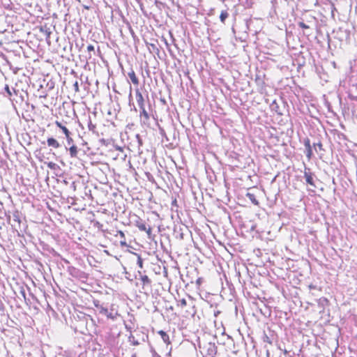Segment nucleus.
I'll return each instance as SVG.
<instances>
[{
  "label": "nucleus",
  "mask_w": 357,
  "mask_h": 357,
  "mask_svg": "<svg viewBox=\"0 0 357 357\" xmlns=\"http://www.w3.org/2000/svg\"><path fill=\"white\" fill-rule=\"evenodd\" d=\"M227 357H238L236 351H227Z\"/></svg>",
  "instance_id": "21"
},
{
  "label": "nucleus",
  "mask_w": 357,
  "mask_h": 357,
  "mask_svg": "<svg viewBox=\"0 0 357 357\" xmlns=\"http://www.w3.org/2000/svg\"><path fill=\"white\" fill-rule=\"evenodd\" d=\"M298 25L299 26V27L302 28V29H309V26H307V24H305L303 22H299L298 23Z\"/></svg>",
  "instance_id": "29"
},
{
  "label": "nucleus",
  "mask_w": 357,
  "mask_h": 357,
  "mask_svg": "<svg viewBox=\"0 0 357 357\" xmlns=\"http://www.w3.org/2000/svg\"><path fill=\"white\" fill-rule=\"evenodd\" d=\"M55 123L57 127H59V128H61L62 130V131L65 135H68V134H71L70 132L69 131V130L66 126H63L61 122L56 121L55 122Z\"/></svg>",
  "instance_id": "14"
},
{
  "label": "nucleus",
  "mask_w": 357,
  "mask_h": 357,
  "mask_svg": "<svg viewBox=\"0 0 357 357\" xmlns=\"http://www.w3.org/2000/svg\"><path fill=\"white\" fill-rule=\"evenodd\" d=\"M314 147L316 151H317V148H318L319 150H321L322 149V144L320 142L317 144H314Z\"/></svg>",
  "instance_id": "31"
},
{
  "label": "nucleus",
  "mask_w": 357,
  "mask_h": 357,
  "mask_svg": "<svg viewBox=\"0 0 357 357\" xmlns=\"http://www.w3.org/2000/svg\"><path fill=\"white\" fill-rule=\"evenodd\" d=\"M136 226L140 231H146L148 236H150L151 234L152 229L151 227H147L146 224L144 221H137L136 223Z\"/></svg>",
  "instance_id": "3"
},
{
  "label": "nucleus",
  "mask_w": 357,
  "mask_h": 357,
  "mask_svg": "<svg viewBox=\"0 0 357 357\" xmlns=\"http://www.w3.org/2000/svg\"><path fill=\"white\" fill-rule=\"evenodd\" d=\"M158 334L160 335L162 340H163V342L165 343H167V344L170 343L169 335L166 332L161 330V331H158Z\"/></svg>",
  "instance_id": "12"
},
{
  "label": "nucleus",
  "mask_w": 357,
  "mask_h": 357,
  "mask_svg": "<svg viewBox=\"0 0 357 357\" xmlns=\"http://www.w3.org/2000/svg\"><path fill=\"white\" fill-rule=\"evenodd\" d=\"M20 293L22 295V296L26 300L25 289H24V288L23 287H20Z\"/></svg>",
  "instance_id": "30"
},
{
  "label": "nucleus",
  "mask_w": 357,
  "mask_h": 357,
  "mask_svg": "<svg viewBox=\"0 0 357 357\" xmlns=\"http://www.w3.org/2000/svg\"><path fill=\"white\" fill-rule=\"evenodd\" d=\"M219 266H220V268L221 270H222V265H221V264H220V263H219Z\"/></svg>",
  "instance_id": "45"
},
{
  "label": "nucleus",
  "mask_w": 357,
  "mask_h": 357,
  "mask_svg": "<svg viewBox=\"0 0 357 357\" xmlns=\"http://www.w3.org/2000/svg\"><path fill=\"white\" fill-rule=\"evenodd\" d=\"M243 271L247 272L248 274H250V273L253 274V276H251L252 277L251 283H252L255 286H257L259 284V282H258L259 275L255 274L256 269H252V270L243 269Z\"/></svg>",
  "instance_id": "6"
},
{
  "label": "nucleus",
  "mask_w": 357,
  "mask_h": 357,
  "mask_svg": "<svg viewBox=\"0 0 357 357\" xmlns=\"http://www.w3.org/2000/svg\"><path fill=\"white\" fill-rule=\"evenodd\" d=\"M196 271H197V269H190V273L192 275H194V276H196V275H197Z\"/></svg>",
  "instance_id": "37"
},
{
  "label": "nucleus",
  "mask_w": 357,
  "mask_h": 357,
  "mask_svg": "<svg viewBox=\"0 0 357 357\" xmlns=\"http://www.w3.org/2000/svg\"><path fill=\"white\" fill-rule=\"evenodd\" d=\"M69 153L71 158H77L78 149L75 145H72L69 148Z\"/></svg>",
  "instance_id": "11"
},
{
  "label": "nucleus",
  "mask_w": 357,
  "mask_h": 357,
  "mask_svg": "<svg viewBox=\"0 0 357 357\" xmlns=\"http://www.w3.org/2000/svg\"><path fill=\"white\" fill-rule=\"evenodd\" d=\"M96 125L93 124L92 122H91V119L89 118V123H88V128L90 131H92L93 132H95V130H96Z\"/></svg>",
  "instance_id": "18"
},
{
  "label": "nucleus",
  "mask_w": 357,
  "mask_h": 357,
  "mask_svg": "<svg viewBox=\"0 0 357 357\" xmlns=\"http://www.w3.org/2000/svg\"><path fill=\"white\" fill-rule=\"evenodd\" d=\"M126 328L129 331H131V328L130 327H128L127 325L126 326Z\"/></svg>",
  "instance_id": "42"
},
{
  "label": "nucleus",
  "mask_w": 357,
  "mask_h": 357,
  "mask_svg": "<svg viewBox=\"0 0 357 357\" xmlns=\"http://www.w3.org/2000/svg\"><path fill=\"white\" fill-rule=\"evenodd\" d=\"M208 351H209V354L211 355H213V352L215 354H216V351H215V346L212 345V344H210V347L208 348Z\"/></svg>",
  "instance_id": "25"
},
{
  "label": "nucleus",
  "mask_w": 357,
  "mask_h": 357,
  "mask_svg": "<svg viewBox=\"0 0 357 357\" xmlns=\"http://www.w3.org/2000/svg\"><path fill=\"white\" fill-rule=\"evenodd\" d=\"M227 14L226 13H225V15H224L225 20L227 18Z\"/></svg>",
  "instance_id": "44"
},
{
  "label": "nucleus",
  "mask_w": 357,
  "mask_h": 357,
  "mask_svg": "<svg viewBox=\"0 0 357 357\" xmlns=\"http://www.w3.org/2000/svg\"><path fill=\"white\" fill-rule=\"evenodd\" d=\"M218 243H219L220 245H222L221 241H218Z\"/></svg>",
  "instance_id": "47"
},
{
  "label": "nucleus",
  "mask_w": 357,
  "mask_h": 357,
  "mask_svg": "<svg viewBox=\"0 0 357 357\" xmlns=\"http://www.w3.org/2000/svg\"><path fill=\"white\" fill-rule=\"evenodd\" d=\"M304 178L307 184L316 187L314 181V174L310 172V169H305L304 172Z\"/></svg>",
  "instance_id": "2"
},
{
  "label": "nucleus",
  "mask_w": 357,
  "mask_h": 357,
  "mask_svg": "<svg viewBox=\"0 0 357 357\" xmlns=\"http://www.w3.org/2000/svg\"><path fill=\"white\" fill-rule=\"evenodd\" d=\"M319 305H324V303H319Z\"/></svg>",
  "instance_id": "50"
},
{
  "label": "nucleus",
  "mask_w": 357,
  "mask_h": 357,
  "mask_svg": "<svg viewBox=\"0 0 357 357\" xmlns=\"http://www.w3.org/2000/svg\"><path fill=\"white\" fill-rule=\"evenodd\" d=\"M136 95V100L137 104L139 109L145 107V100L142 94V93L139 91V90L137 89L135 91Z\"/></svg>",
  "instance_id": "4"
},
{
  "label": "nucleus",
  "mask_w": 357,
  "mask_h": 357,
  "mask_svg": "<svg viewBox=\"0 0 357 357\" xmlns=\"http://www.w3.org/2000/svg\"><path fill=\"white\" fill-rule=\"evenodd\" d=\"M103 315L106 316L108 319H111L113 320L115 319V316L114 315V314L112 312H109L108 310L107 313L104 314Z\"/></svg>",
  "instance_id": "24"
},
{
  "label": "nucleus",
  "mask_w": 357,
  "mask_h": 357,
  "mask_svg": "<svg viewBox=\"0 0 357 357\" xmlns=\"http://www.w3.org/2000/svg\"><path fill=\"white\" fill-rule=\"evenodd\" d=\"M139 109V118L141 123L144 125L148 124L150 119V115L148 111L146 110V107H143Z\"/></svg>",
  "instance_id": "1"
},
{
  "label": "nucleus",
  "mask_w": 357,
  "mask_h": 357,
  "mask_svg": "<svg viewBox=\"0 0 357 357\" xmlns=\"http://www.w3.org/2000/svg\"><path fill=\"white\" fill-rule=\"evenodd\" d=\"M47 143L49 146H52L56 149L59 148L61 146L58 141L53 137H49L47 139Z\"/></svg>",
  "instance_id": "10"
},
{
  "label": "nucleus",
  "mask_w": 357,
  "mask_h": 357,
  "mask_svg": "<svg viewBox=\"0 0 357 357\" xmlns=\"http://www.w3.org/2000/svg\"><path fill=\"white\" fill-rule=\"evenodd\" d=\"M87 50H88V51H89V58H91V54H90V52H94V51H95L94 46H93V45H89L87 46Z\"/></svg>",
  "instance_id": "26"
},
{
  "label": "nucleus",
  "mask_w": 357,
  "mask_h": 357,
  "mask_svg": "<svg viewBox=\"0 0 357 357\" xmlns=\"http://www.w3.org/2000/svg\"><path fill=\"white\" fill-rule=\"evenodd\" d=\"M190 278H190L189 282H192V280L194 279V278H195V277H192V275H190Z\"/></svg>",
  "instance_id": "43"
},
{
  "label": "nucleus",
  "mask_w": 357,
  "mask_h": 357,
  "mask_svg": "<svg viewBox=\"0 0 357 357\" xmlns=\"http://www.w3.org/2000/svg\"><path fill=\"white\" fill-rule=\"evenodd\" d=\"M164 40H165V44H167V40H166L165 39H164Z\"/></svg>",
  "instance_id": "48"
},
{
  "label": "nucleus",
  "mask_w": 357,
  "mask_h": 357,
  "mask_svg": "<svg viewBox=\"0 0 357 357\" xmlns=\"http://www.w3.org/2000/svg\"><path fill=\"white\" fill-rule=\"evenodd\" d=\"M187 305L186 300L183 298L179 301L178 306L183 307Z\"/></svg>",
  "instance_id": "28"
},
{
  "label": "nucleus",
  "mask_w": 357,
  "mask_h": 357,
  "mask_svg": "<svg viewBox=\"0 0 357 357\" xmlns=\"http://www.w3.org/2000/svg\"><path fill=\"white\" fill-rule=\"evenodd\" d=\"M151 354H152V357H161V356H160V355H158V354H157V352H156L154 349H151Z\"/></svg>",
  "instance_id": "33"
},
{
  "label": "nucleus",
  "mask_w": 357,
  "mask_h": 357,
  "mask_svg": "<svg viewBox=\"0 0 357 357\" xmlns=\"http://www.w3.org/2000/svg\"><path fill=\"white\" fill-rule=\"evenodd\" d=\"M146 45H147V47L151 53L155 54L157 55L159 54L160 50L155 43H147Z\"/></svg>",
  "instance_id": "7"
},
{
  "label": "nucleus",
  "mask_w": 357,
  "mask_h": 357,
  "mask_svg": "<svg viewBox=\"0 0 357 357\" xmlns=\"http://www.w3.org/2000/svg\"><path fill=\"white\" fill-rule=\"evenodd\" d=\"M264 341L268 342L269 344H271V342L270 341L269 337L266 335H265L264 337Z\"/></svg>",
  "instance_id": "36"
},
{
  "label": "nucleus",
  "mask_w": 357,
  "mask_h": 357,
  "mask_svg": "<svg viewBox=\"0 0 357 357\" xmlns=\"http://www.w3.org/2000/svg\"><path fill=\"white\" fill-rule=\"evenodd\" d=\"M13 93H16V91L14 88H10L8 84H6L3 89L1 92L5 97L8 98L11 100Z\"/></svg>",
  "instance_id": "5"
},
{
  "label": "nucleus",
  "mask_w": 357,
  "mask_h": 357,
  "mask_svg": "<svg viewBox=\"0 0 357 357\" xmlns=\"http://www.w3.org/2000/svg\"><path fill=\"white\" fill-rule=\"evenodd\" d=\"M220 313H221V311H220V310L214 311V316H215V317H218V315H219Z\"/></svg>",
  "instance_id": "40"
},
{
  "label": "nucleus",
  "mask_w": 357,
  "mask_h": 357,
  "mask_svg": "<svg viewBox=\"0 0 357 357\" xmlns=\"http://www.w3.org/2000/svg\"><path fill=\"white\" fill-rule=\"evenodd\" d=\"M131 357H136V355H135V354H134V355H132Z\"/></svg>",
  "instance_id": "49"
},
{
  "label": "nucleus",
  "mask_w": 357,
  "mask_h": 357,
  "mask_svg": "<svg viewBox=\"0 0 357 357\" xmlns=\"http://www.w3.org/2000/svg\"><path fill=\"white\" fill-rule=\"evenodd\" d=\"M304 145L305 146V149H308V148H311V145H310V139H307L305 142H304Z\"/></svg>",
  "instance_id": "32"
},
{
  "label": "nucleus",
  "mask_w": 357,
  "mask_h": 357,
  "mask_svg": "<svg viewBox=\"0 0 357 357\" xmlns=\"http://www.w3.org/2000/svg\"><path fill=\"white\" fill-rule=\"evenodd\" d=\"M128 76L130 79L131 82L135 85L139 84V79L137 77L135 71L131 68L130 71L128 73Z\"/></svg>",
  "instance_id": "9"
},
{
  "label": "nucleus",
  "mask_w": 357,
  "mask_h": 357,
  "mask_svg": "<svg viewBox=\"0 0 357 357\" xmlns=\"http://www.w3.org/2000/svg\"><path fill=\"white\" fill-rule=\"evenodd\" d=\"M93 304H94V306L96 307V310L98 309V306L101 305L99 301H94Z\"/></svg>",
  "instance_id": "35"
},
{
  "label": "nucleus",
  "mask_w": 357,
  "mask_h": 357,
  "mask_svg": "<svg viewBox=\"0 0 357 357\" xmlns=\"http://www.w3.org/2000/svg\"><path fill=\"white\" fill-rule=\"evenodd\" d=\"M214 324L219 333L223 335V321L221 320L218 321V319H215L214 321Z\"/></svg>",
  "instance_id": "13"
},
{
  "label": "nucleus",
  "mask_w": 357,
  "mask_h": 357,
  "mask_svg": "<svg viewBox=\"0 0 357 357\" xmlns=\"http://www.w3.org/2000/svg\"><path fill=\"white\" fill-rule=\"evenodd\" d=\"M73 86H74V89L76 92L79 91V84H78V82L76 81L74 84H73Z\"/></svg>",
  "instance_id": "34"
},
{
  "label": "nucleus",
  "mask_w": 357,
  "mask_h": 357,
  "mask_svg": "<svg viewBox=\"0 0 357 357\" xmlns=\"http://www.w3.org/2000/svg\"><path fill=\"white\" fill-rule=\"evenodd\" d=\"M67 143L68 145H70L73 142V139L70 137V134H68V135H66Z\"/></svg>",
  "instance_id": "27"
},
{
  "label": "nucleus",
  "mask_w": 357,
  "mask_h": 357,
  "mask_svg": "<svg viewBox=\"0 0 357 357\" xmlns=\"http://www.w3.org/2000/svg\"><path fill=\"white\" fill-rule=\"evenodd\" d=\"M248 196L249 197L250 201L255 205H258L259 202L256 199L255 197L252 194L248 193Z\"/></svg>",
  "instance_id": "20"
},
{
  "label": "nucleus",
  "mask_w": 357,
  "mask_h": 357,
  "mask_svg": "<svg viewBox=\"0 0 357 357\" xmlns=\"http://www.w3.org/2000/svg\"><path fill=\"white\" fill-rule=\"evenodd\" d=\"M227 340L228 343L231 344L232 340L229 335H227Z\"/></svg>",
  "instance_id": "39"
},
{
  "label": "nucleus",
  "mask_w": 357,
  "mask_h": 357,
  "mask_svg": "<svg viewBox=\"0 0 357 357\" xmlns=\"http://www.w3.org/2000/svg\"><path fill=\"white\" fill-rule=\"evenodd\" d=\"M220 20L222 22H223V10H221L220 13Z\"/></svg>",
  "instance_id": "38"
},
{
  "label": "nucleus",
  "mask_w": 357,
  "mask_h": 357,
  "mask_svg": "<svg viewBox=\"0 0 357 357\" xmlns=\"http://www.w3.org/2000/svg\"><path fill=\"white\" fill-rule=\"evenodd\" d=\"M128 342L134 345V346H137L140 344V342H139L138 340H136L135 339V337L132 335V334H130L129 336H128Z\"/></svg>",
  "instance_id": "15"
},
{
  "label": "nucleus",
  "mask_w": 357,
  "mask_h": 357,
  "mask_svg": "<svg viewBox=\"0 0 357 357\" xmlns=\"http://www.w3.org/2000/svg\"><path fill=\"white\" fill-rule=\"evenodd\" d=\"M138 275L139 276V279L143 283V285H151V280L149 279V278L146 275H142V272L140 271H138Z\"/></svg>",
  "instance_id": "8"
},
{
  "label": "nucleus",
  "mask_w": 357,
  "mask_h": 357,
  "mask_svg": "<svg viewBox=\"0 0 357 357\" xmlns=\"http://www.w3.org/2000/svg\"><path fill=\"white\" fill-rule=\"evenodd\" d=\"M100 314H104L107 313V308L104 307L102 304L100 306H98V309L96 310Z\"/></svg>",
  "instance_id": "17"
},
{
  "label": "nucleus",
  "mask_w": 357,
  "mask_h": 357,
  "mask_svg": "<svg viewBox=\"0 0 357 357\" xmlns=\"http://www.w3.org/2000/svg\"><path fill=\"white\" fill-rule=\"evenodd\" d=\"M234 309H235V312L236 313L237 312V307L236 305L234 307Z\"/></svg>",
  "instance_id": "46"
},
{
  "label": "nucleus",
  "mask_w": 357,
  "mask_h": 357,
  "mask_svg": "<svg viewBox=\"0 0 357 357\" xmlns=\"http://www.w3.org/2000/svg\"><path fill=\"white\" fill-rule=\"evenodd\" d=\"M201 280H202L201 278H197V279L196 280L197 283V284H200V282H201Z\"/></svg>",
  "instance_id": "41"
},
{
  "label": "nucleus",
  "mask_w": 357,
  "mask_h": 357,
  "mask_svg": "<svg viewBox=\"0 0 357 357\" xmlns=\"http://www.w3.org/2000/svg\"><path fill=\"white\" fill-rule=\"evenodd\" d=\"M305 155L308 158H310L312 155V149L311 148L306 149Z\"/></svg>",
  "instance_id": "23"
},
{
  "label": "nucleus",
  "mask_w": 357,
  "mask_h": 357,
  "mask_svg": "<svg viewBox=\"0 0 357 357\" xmlns=\"http://www.w3.org/2000/svg\"><path fill=\"white\" fill-rule=\"evenodd\" d=\"M133 255H135L137 258V264L139 266V267L140 268H143V259L141 257V256L136 253V252H133Z\"/></svg>",
  "instance_id": "16"
},
{
  "label": "nucleus",
  "mask_w": 357,
  "mask_h": 357,
  "mask_svg": "<svg viewBox=\"0 0 357 357\" xmlns=\"http://www.w3.org/2000/svg\"><path fill=\"white\" fill-rule=\"evenodd\" d=\"M78 2H80V0H77Z\"/></svg>",
  "instance_id": "51"
},
{
  "label": "nucleus",
  "mask_w": 357,
  "mask_h": 357,
  "mask_svg": "<svg viewBox=\"0 0 357 357\" xmlns=\"http://www.w3.org/2000/svg\"><path fill=\"white\" fill-rule=\"evenodd\" d=\"M47 167L50 169H56L57 168H59V166L58 165H56V163L53 162H49L47 163Z\"/></svg>",
  "instance_id": "19"
},
{
  "label": "nucleus",
  "mask_w": 357,
  "mask_h": 357,
  "mask_svg": "<svg viewBox=\"0 0 357 357\" xmlns=\"http://www.w3.org/2000/svg\"><path fill=\"white\" fill-rule=\"evenodd\" d=\"M271 107L272 110H274V111H275V112H278V109L279 108V107H278V103L275 102V100H274V101L272 102V104H271Z\"/></svg>",
  "instance_id": "22"
}]
</instances>
